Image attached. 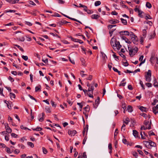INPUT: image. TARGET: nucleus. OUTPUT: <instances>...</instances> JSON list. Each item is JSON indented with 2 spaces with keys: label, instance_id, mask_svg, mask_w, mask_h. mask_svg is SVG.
Returning a JSON list of instances; mask_svg holds the SVG:
<instances>
[{
  "label": "nucleus",
  "instance_id": "f257e3e1",
  "mask_svg": "<svg viewBox=\"0 0 158 158\" xmlns=\"http://www.w3.org/2000/svg\"><path fill=\"white\" fill-rule=\"evenodd\" d=\"M130 36L133 43L135 45H137L139 43V41L137 36L135 35L133 32H131Z\"/></svg>",
  "mask_w": 158,
  "mask_h": 158
},
{
  "label": "nucleus",
  "instance_id": "f03ea898",
  "mask_svg": "<svg viewBox=\"0 0 158 158\" xmlns=\"http://www.w3.org/2000/svg\"><path fill=\"white\" fill-rule=\"evenodd\" d=\"M146 80L148 82H150L151 81V72L150 70H149L147 73V75L145 76Z\"/></svg>",
  "mask_w": 158,
  "mask_h": 158
},
{
  "label": "nucleus",
  "instance_id": "7ed1b4c3",
  "mask_svg": "<svg viewBox=\"0 0 158 158\" xmlns=\"http://www.w3.org/2000/svg\"><path fill=\"white\" fill-rule=\"evenodd\" d=\"M129 46L130 45L128 46V49L129 51V55L131 56H133L135 55V53H134L133 48L129 47Z\"/></svg>",
  "mask_w": 158,
  "mask_h": 158
},
{
  "label": "nucleus",
  "instance_id": "20e7f679",
  "mask_svg": "<svg viewBox=\"0 0 158 158\" xmlns=\"http://www.w3.org/2000/svg\"><path fill=\"white\" fill-rule=\"evenodd\" d=\"M156 60V57H155V55L154 53L151 54V57L150 59V61L152 64H154V61Z\"/></svg>",
  "mask_w": 158,
  "mask_h": 158
},
{
  "label": "nucleus",
  "instance_id": "39448f33",
  "mask_svg": "<svg viewBox=\"0 0 158 158\" xmlns=\"http://www.w3.org/2000/svg\"><path fill=\"white\" fill-rule=\"evenodd\" d=\"M138 108L142 111L146 112L148 111V109L142 106H137Z\"/></svg>",
  "mask_w": 158,
  "mask_h": 158
},
{
  "label": "nucleus",
  "instance_id": "423d86ee",
  "mask_svg": "<svg viewBox=\"0 0 158 158\" xmlns=\"http://www.w3.org/2000/svg\"><path fill=\"white\" fill-rule=\"evenodd\" d=\"M119 34L121 35H130V33L127 31H122L119 32Z\"/></svg>",
  "mask_w": 158,
  "mask_h": 158
},
{
  "label": "nucleus",
  "instance_id": "0eeeda50",
  "mask_svg": "<svg viewBox=\"0 0 158 158\" xmlns=\"http://www.w3.org/2000/svg\"><path fill=\"white\" fill-rule=\"evenodd\" d=\"M115 44H114V47H116V48L118 49V50H119L122 47L121 45L120 44L119 42V41H117L116 40V42H115Z\"/></svg>",
  "mask_w": 158,
  "mask_h": 158
},
{
  "label": "nucleus",
  "instance_id": "6e6552de",
  "mask_svg": "<svg viewBox=\"0 0 158 158\" xmlns=\"http://www.w3.org/2000/svg\"><path fill=\"white\" fill-rule=\"evenodd\" d=\"M77 133V131L75 130H73V131H71L70 130H69L68 131V134L69 135H71V136L74 135Z\"/></svg>",
  "mask_w": 158,
  "mask_h": 158
},
{
  "label": "nucleus",
  "instance_id": "1a4fd4ad",
  "mask_svg": "<svg viewBox=\"0 0 158 158\" xmlns=\"http://www.w3.org/2000/svg\"><path fill=\"white\" fill-rule=\"evenodd\" d=\"M121 38L125 41V42L128 44L131 43V42L125 36L123 35H121Z\"/></svg>",
  "mask_w": 158,
  "mask_h": 158
},
{
  "label": "nucleus",
  "instance_id": "9d476101",
  "mask_svg": "<svg viewBox=\"0 0 158 158\" xmlns=\"http://www.w3.org/2000/svg\"><path fill=\"white\" fill-rule=\"evenodd\" d=\"M150 140H149V141H144L143 142V144L145 146L148 148L149 149L150 148Z\"/></svg>",
  "mask_w": 158,
  "mask_h": 158
},
{
  "label": "nucleus",
  "instance_id": "9b49d317",
  "mask_svg": "<svg viewBox=\"0 0 158 158\" xmlns=\"http://www.w3.org/2000/svg\"><path fill=\"white\" fill-rule=\"evenodd\" d=\"M116 40L113 38H112L111 40L110 41V44L113 47L114 49V44H115V43L116 42Z\"/></svg>",
  "mask_w": 158,
  "mask_h": 158
},
{
  "label": "nucleus",
  "instance_id": "f8f14e48",
  "mask_svg": "<svg viewBox=\"0 0 158 158\" xmlns=\"http://www.w3.org/2000/svg\"><path fill=\"white\" fill-rule=\"evenodd\" d=\"M70 23V22H67L64 20H62L61 21L59 22L58 23L59 24L60 26H61L64 24H66L67 23Z\"/></svg>",
  "mask_w": 158,
  "mask_h": 158
},
{
  "label": "nucleus",
  "instance_id": "ddd939ff",
  "mask_svg": "<svg viewBox=\"0 0 158 158\" xmlns=\"http://www.w3.org/2000/svg\"><path fill=\"white\" fill-rule=\"evenodd\" d=\"M109 22L111 24H116L118 23L119 21L117 19L110 20L109 21Z\"/></svg>",
  "mask_w": 158,
  "mask_h": 158
},
{
  "label": "nucleus",
  "instance_id": "4468645a",
  "mask_svg": "<svg viewBox=\"0 0 158 158\" xmlns=\"http://www.w3.org/2000/svg\"><path fill=\"white\" fill-rule=\"evenodd\" d=\"M133 134L135 138H138L139 137V133L135 130H133Z\"/></svg>",
  "mask_w": 158,
  "mask_h": 158
},
{
  "label": "nucleus",
  "instance_id": "2eb2a0df",
  "mask_svg": "<svg viewBox=\"0 0 158 158\" xmlns=\"http://www.w3.org/2000/svg\"><path fill=\"white\" fill-rule=\"evenodd\" d=\"M150 146L149 147V148H150L149 149H151L152 147H155L156 146V143H155L154 142H152V141L151 140H150Z\"/></svg>",
  "mask_w": 158,
  "mask_h": 158
},
{
  "label": "nucleus",
  "instance_id": "dca6fc26",
  "mask_svg": "<svg viewBox=\"0 0 158 158\" xmlns=\"http://www.w3.org/2000/svg\"><path fill=\"white\" fill-rule=\"evenodd\" d=\"M91 17L93 19H97L100 17V16L98 15H93L91 16Z\"/></svg>",
  "mask_w": 158,
  "mask_h": 158
},
{
  "label": "nucleus",
  "instance_id": "f3484780",
  "mask_svg": "<svg viewBox=\"0 0 158 158\" xmlns=\"http://www.w3.org/2000/svg\"><path fill=\"white\" fill-rule=\"evenodd\" d=\"M93 84H92V85H91L88 88V92L89 91H91L92 94H93V92L94 89V86H93Z\"/></svg>",
  "mask_w": 158,
  "mask_h": 158
},
{
  "label": "nucleus",
  "instance_id": "a211bd4d",
  "mask_svg": "<svg viewBox=\"0 0 158 158\" xmlns=\"http://www.w3.org/2000/svg\"><path fill=\"white\" fill-rule=\"evenodd\" d=\"M85 111L87 112H89L90 110V107L89 105H87L85 107L83 108Z\"/></svg>",
  "mask_w": 158,
  "mask_h": 158
},
{
  "label": "nucleus",
  "instance_id": "6ab92c4d",
  "mask_svg": "<svg viewBox=\"0 0 158 158\" xmlns=\"http://www.w3.org/2000/svg\"><path fill=\"white\" fill-rule=\"evenodd\" d=\"M127 110L128 112H131L133 111L132 107L131 106H127Z\"/></svg>",
  "mask_w": 158,
  "mask_h": 158
},
{
  "label": "nucleus",
  "instance_id": "aec40b11",
  "mask_svg": "<svg viewBox=\"0 0 158 158\" xmlns=\"http://www.w3.org/2000/svg\"><path fill=\"white\" fill-rule=\"evenodd\" d=\"M101 53L102 55V56L103 60H106L107 59V57L106 54L103 52H101Z\"/></svg>",
  "mask_w": 158,
  "mask_h": 158
},
{
  "label": "nucleus",
  "instance_id": "412c9836",
  "mask_svg": "<svg viewBox=\"0 0 158 158\" xmlns=\"http://www.w3.org/2000/svg\"><path fill=\"white\" fill-rule=\"evenodd\" d=\"M13 45L17 47L22 52H24L23 48L21 47L20 46L16 44H14Z\"/></svg>",
  "mask_w": 158,
  "mask_h": 158
},
{
  "label": "nucleus",
  "instance_id": "4be33fe9",
  "mask_svg": "<svg viewBox=\"0 0 158 158\" xmlns=\"http://www.w3.org/2000/svg\"><path fill=\"white\" fill-rule=\"evenodd\" d=\"M122 23L125 25H126L127 24V21L126 19H124L123 18L120 19Z\"/></svg>",
  "mask_w": 158,
  "mask_h": 158
},
{
  "label": "nucleus",
  "instance_id": "5701e85b",
  "mask_svg": "<svg viewBox=\"0 0 158 158\" xmlns=\"http://www.w3.org/2000/svg\"><path fill=\"white\" fill-rule=\"evenodd\" d=\"M32 129L34 131H40L42 130V128L39 127H37L36 128H32Z\"/></svg>",
  "mask_w": 158,
  "mask_h": 158
},
{
  "label": "nucleus",
  "instance_id": "b1692460",
  "mask_svg": "<svg viewBox=\"0 0 158 158\" xmlns=\"http://www.w3.org/2000/svg\"><path fill=\"white\" fill-rule=\"evenodd\" d=\"M118 131V129L117 128L115 130V131L114 134V139L115 140L116 139V136H117L118 132L117 131Z\"/></svg>",
  "mask_w": 158,
  "mask_h": 158
},
{
  "label": "nucleus",
  "instance_id": "393cba45",
  "mask_svg": "<svg viewBox=\"0 0 158 158\" xmlns=\"http://www.w3.org/2000/svg\"><path fill=\"white\" fill-rule=\"evenodd\" d=\"M146 6L147 7L150 9L152 6L151 4L149 2H147L146 3Z\"/></svg>",
  "mask_w": 158,
  "mask_h": 158
},
{
  "label": "nucleus",
  "instance_id": "a878e982",
  "mask_svg": "<svg viewBox=\"0 0 158 158\" xmlns=\"http://www.w3.org/2000/svg\"><path fill=\"white\" fill-rule=\"evenodd\" d=\"M45 110L47 113H50L51 112L50 108L47 106L45 107Z\"/></svg>",
  "mask_w": 158,
  "mask_h": 158
},
{
  "label": "nucleus",
  "instance_id": "bb28decb",
  "mask_svg": "<svg viewBox=\"0 0 158 158\" xmlns=\"http://www.w3.org/2000/svg\"><path fill=\"white\" fill-rule=\"evenodd\" d=\"M100 98L99 97H98L97 98V99L95 101V105H98L99 104V101H100Z\"/></svg>",
  "mask_w": 158,
  "mask_h": 158
},
{
  "label": "nucleus",
  "instance_id": "cd10ccee",
  "mask_svg": "<svg viewBox=\"0 0 158 158\" xmlns=\"http://www.w3.org/2000/svg\"><path fill=\"white\" fill-rule=\"evenodd\" d=\"M101 4V2L100 1H96L94 3V5L95 6H97L99 5H100Z\"/></svg>",
  "mask_w": 158,
  "mask_h": 158
},
{
  "label": "nucleus",
  "instance_id": "c85d7f7f",
  "mask_svg": "<svg viewBox=\"0 0 158 158\" xmlns=\"http://www.w3.org/2000/svg\"><path fill=\"white\" fill-rule=\"evenodd\" d=\"M84 103V102H82L81 103H79V102L77 103V105H78L79 106L80 108L81 109L80 110L81 111V109L82 108L83 106V105H82L81 104Z\"/></svg>",
  "mask_w": 158,
  "mask_h": 158
},
{
  "label": "nucleus",
  "instance_id": "c756f323",
  "mask_svg": "<svg viewBox=\"0 0 158 158\" xmlns=\"http://www.w3.org/2000/svg\"><path fill=\"white\" fill-rule=\"evenodd\" d=\"M27 144L29 146L32 148L34 147V144L32 142H28L27 143Z\"/></svg>",
  "mask_w": 158,
  "mask_h": 158
},
{
  "label": "nucleus",
  "instance_id": "7c9ffc66",
  "mask_svg": "<svg viewBox=\"0 0 158 158\" xmlns=\"http://www.w3.org/2000/svg\"><path fill=\"white\" fill-rule=\"evenodd\" d=\"M137 151L139 153V154L143 156H144L145 155H144L143 152L140 150L138 149L137 150Z\"/></svg>",
  "mask_w": 158,
  "mask_h": 158
},
{
  "label": "nucleus",
  "instance_id": "2f4dec72",
  "mask_svg": "<svg viewBox=\"0 0 158 158\" xmlns=\"http://www.w3.org/2000/svg\"><path fill=\"white\" fill-rule=\"evenodd\" d=\"M15 10H5L4 11V13H7V12H9L15 13Z\"/></svg>",
  "mask_w": 158,
  "mask_h": 158
},
{
  "label": "nucleus",
  "instance_id": "473e14b6",
  "mask_svg": "<svg viewBox=\"0 0 158 158\" xmlns=\"http://www.w3.org/2000/svg\"><path fill=\"white\" fill-rule=\"evenodd\" d=\"M152 111L153 113L156 114L158 113V111L157 109H156L153 108H152Z\"/></svg>",
  "mask_w": 158,
  "mask_h": 158
},
{
  "label": "nucleus",
  "instance_id": "72a5a7b5",
  "mask_svg": "<svg viewBox=\"0 0 158 158\" xmlns=\"http://www.w3.org/2000/svg\"><path fill=\"white\" fill-rule=\"evenodd\" d=\"M125 122L124 121V123L126 124L127 125L128 124L129 122H130L129 119L128 117H127L125 119Z\"/></svg>",
  "mask_w": 158,
  "mask_h": 158
},
{
  "label": "nucleus",
  "instance_id": "f704fd0d",
  "mask_svg": "<svg viewBox=\"0 0 158 158\" xmlns=\"http://www.w3.org/2000/svg\"><path fill=\"white\" fill-rule=\"evenodd\" d=\"M44 154H46L48 152V151L47 149L44 147H43L42 148Z\"/></svg>",
  "mask_w": 158,
  "mask_h": 158
},
{
  "label": "nucleus",
  "instance_id": "c9c22d12",
  "mask_svg": "<svg viewBox=\"0 0 158 158\" xmlns=\"http://www.w3.org/2000/svg\"><path fill=\"white\" fill-rule=\"evenodd\" d=\"M80 60L82 63L83 65H84L85 63V59L84 58H80Z\"/></svg>",
  "mask_w": 158,
  "mask_h": 158
},
{
  "label": "nucleus",
  "instance_id": "e433bc0d",
  "mask_svg": "<svg viewBox=\"0 0 158 158\" xmlns=\"http://www.w3.org/2000/svg\"><path fill=\"white\" fill-rule=\"evenodd\" d=\"M10 97L11 98H15V94L12 93H10Z\"/></svg>",
  "mask_w": 158,
  "mask_h": 158
},
{
  "label": "nucleus",
  "instance_id": "4c0bfd02",
  "mask_svg": "<svg viewBox=\"0 0 158 158\" xmlns=\"http://www.w3.org/2000/svg\"><path fill=\"white\" fill-rule=\"evenodd\" d=\"M22 58L24 59L25 60L27 61L28 59V57L27 56L23 55L22 56Z\"/></svg>",
  "mask_w": 158,
  "mask_h": 158
},
{
  "label": "nucleus",
  "instance_id": "58836bf2",
  "mask_svg": "<svg viewBox=\"0 0 158 158\" xmlns=\"http://www.w3.org/2000/svg\"><path fill=\"white\" fill-rule=\"evenodd\" d=\"M140 115L143 116V117L145 118H146L148 117L147 115L145 113H141L140 114Z\"/></svg>",
  "mask_w": 158,
  "mask_h": 158
},
{
  "label": "nucleus",
  "instance_id": "ea45409f",
  "mask_svg": "<svg viewBox=\"0 0 158 158\" xmlns=\"http://www.w3.org/2000/svg\"><path fill=\"white\" fill-rule=\"evenodd\" d=\"M85 95H88L89 97L93 98L94 97V96L93 95V94H90L89 93H89L87 92H86V93L85 94Z\"/></svg>",
  "mask_w": 158,
  "mask_h": 158
},
{
  "label": "nucleus",
  "instance_id": "a19ab883",
  "mask_svg": "<svg viewBox=\"0 0 158 158\" xmlns=\"http://www.w3.org/2000/svg\"><path fill=\"white\" fill-rule=\"evenodd\" d=\"M6 132H8V133H11L12 132V130L10 128V127L7 128L6 129Z\"/></svg>",
  "mask_w": 158,
  "mask_h": 158
},
{
  "label": "nucleus",
  "instance_id": "79ce46f5",
  "mask_svg": "<svg viewBox=\"0 0 158 158\" xmlns=\"http://www.w3.org/2000/svg\"><path fill=\"white\" fill-rule=\"evenodd\" d=\"M156 35V33L155 32H154L153 34L152 35H151L150 36V37L149 38V39L150 40L152 38H154V37H155V35Z\"/></svg>",
  "mask_w": 158,
  "mask_h": 158
},
{
  "label": "nucleus",
  "instance_id": "37998d69",
  "mask_svg": "<svg viewBox=\"0 0 158 158\" xmlns=\"http://www.w3.org/2000/svg\"><path fill=\"white\" fill-rule=\"evenodd\" d=\"M139 84L140 85H141V86L142 87V89L143 90L145 88H144V86L143 85L142 81L141 80H140Z\"/></svg>",
  "mask_w": 158,
  "mask_h": 158
},
{
  "label": "nucleus",
  "instance_id": "c03bdc74",
  "mask_svg": "<svg viewBox=\"0 0 158 158\" xmlns=\"http://www.w3.org/2000/svg\"><path fill=\"white\" fill-rule=\"evenodd\" d=\"M6 152L8 153H11L12 152H11V150L8 147L6 148Z\"/></svg>",
  "mask_w": 158,
  "mask_h": 158
},
{
  "label": "nucleus",
  "instance_id": "a18cd8bd",
  "mask_svg": "<svg viewBox=\"0 0 158 158\" xmlns=\"http://www.w3.org/2000/svg\"><path fill=\"white\" fill-rule=\"evenodd\" d=\"M18 147H20L21 148L23 149L25 148V146L23 144H19L18 145Z\"/></svg>",
  "mask_w": 158,
  "mask_h": 158
},
{
  "label": "nucleus",
  "instance_id": "49530a36",
  "mask_svg": "<svg viewBox=\"0 0 158 158\" xmlns=\"http://www.w3.org/2000/svg\"><path fill=\"white\" fill-rule=\"evenodd\" d=\"M116 25H109L108 26V28L109 29H111L113 27H115Z\"/></svg>",
  "mask_w": 158,
  "mask_h": 158
},
{
  "label": "nucleus",
  "instance_id": "de8ad7c7",
  "mask_svg": "<svg viewBox=\"0 0 158 158\" xmlns=\"http://www.w3.org/2000/svg\"><path fill=\"white\" fill-rule=\"evenodd\" d=\"M158 102V100L156 99H154L153 101V102L152 103V105H156V103Z\"/></svg>",
  "mask_w": 158,
  "mask_h": 158
},
{
  "label": "nucleus",
  "instance_id": "09e8293b",
  "mask_svg": "<svg viewBox=\"0 0 158 158\" xmlns=\"http://www.w3.org/2000/svg\"><path fill=\"white\" fill-rule=\"evenodd\" d=\"M52 16L53 17H60L61 16L60 15L57 13H55L54 15H52Z\"/></svg>",
  "mask_w": 158,
  "mask_h": 158
},
{
  "label": "nucleus",
  "instance_id": "8fccbe9b",
  "mask_svg": "<svg viewBox=\"0 0 158 158\" xmlns=\"http://www.w3.org/2000/svg\"><path fill=\"white\" fill-rule=\"evenodd\" d=\"M17 39L19 41H22V42H23L25 40L24 37H22L21 38H17Z\"/></svg>",
  "mask_w": 158,
  "mask_h": 158
},
{
  "label": "nucleus",
  "instance_id": "3c124183",
  "mask_svg": "<svg viewBox=\"0 0 158 158\" xmlns=\"http://www.w3.org/2000/svg\"><path fill=\"white\" fill-rule=\"evenodd\" d=\"M143 35L144 37H145L146 35L147 31L146 30L143 29Z\"/></svg>",
  "mask_w": 158,
  "mask_h": 158
},
{
  "label": "nucleus",
  "instance_id": "603ef678",
  "mask_svg": "<svg viewBox=\"0 0 158 158\" xmlns=\"http://www.w3.org/2000/svg\"><path fill=\"white\" fill-rule=\"evenodd\" d=\"M145 19L146 20H148V19H151L152 18L150 15H148L145 17Z\"/></svg>",
  "mask_w": 158,
  "mask_h": 158
},
{
  "label": "nucleus",
  "instance_id": "864d4df0",
  "mask_svg": "<svg viewBox=\"0 0 158 158\" xmlns=\"http://www.w3.org/2000/svg\"><path fill=\"white\" fill-rule=\"evenodd\" d=\"M138 13H139V17H140L141 18H143V16H142L141 15V14H142L143 13V12L141 11L140 10H139V11L138 12Z\"/></svg>",
  "mask_w": 158,
  "mask_h": 158
},
{
  "label": "nucleus",
  "instance_id": "5fc2aeb1",
  "mask_svg": "<svg viewBox=\"0 0 158 158\" xmlns=\"http://www.w3.org/2000/svg\"><path fill=\"white\" fill-rule=\"evenodd\" d=\"M153 85L155 87H158V82H157L156 80H155V82L153 84Z\"/></svg>",
  "mask_w": 158,
  "mask_h": 158
},
{
  "label": "nucleus",
  "instance_id": "6e6d98bb",
  "mask_svg": "<svg viewBox=\"0 0 158 158\" xmlns=\"http://www.w3.org/2000/svg\"><path fill=\"white\" fill-rule=\"evenodd\" d=\"M145 85L148 87H152V84L150 83H145Z\"/></svg>",
  "mask_w": 158,
  "mask_h": 158
},
{
  "label": "nucleus",
  "instance_id": "4d7b16f0",
  "mask_svg": "<svg viewBox=\"0 0 158 158\" xmlns=\"http://www.w3.org/2000/svg\"><path fill=\"white\" fill-rule=\"evenodd\" d=\"M133 51L135 53H136L138 51V48L136 47H135L134 48H133Z\"/></svg>",
  "mask_w": 158,
  "mask_h": 158
},
{
  "label": "nucleus",
  "instance_id": "13d9d810",
  "mask_svg": "<svg viewBox=\"0 0 158 158\" xmlns=\"http://www.w3.org/2000/svg\"><path fill=\"white\" fill-rule=\"evenodd\" d=\"M0 147L1 148H4L6 147V145L4 143H0Z\"/></svg>",
  "mask_w": 158,
  "mask_h": 158
},
{
  "label": "nucleus",
  "instance_id": "bf43d9fd",
  "mask_svg": "<svg viewBox=\"0 0 158 158\" xmlns=\"http://www.w3.org/2000/svg\"><path fill=\"white\" fill-rule=\"evenodd\" d=\"M25 24H26L29 26H30L32 25V24L31 23L29 22L25 21Z\"/></svg>",
  "mask_w": 158,
  "mask_h": 158
},
{
  "label": "nucleus",
  "instance_id": "052dcab7",
  "mask_svg": "<svg viewBox=\"0 0 158 158\" xmlns=\"http://www.w3.org/2000/svg\"><path fill=\"white\" fill-rule=\"evenodd\" d=\"M57 1L58 3L59 4H64V1L62 0H56Z\"/></svg>",
  "mask_w": 158,
  "mask_h": 158
},
{
  "label": "nucleus",
  "instance_id": "680f3d73",
  "mask_svg": "<svg viewBox=\"0 0 158 158\" xmlns=\"http://www.w3.org/2000/svg\"><path fill=\"white\" fill-rule=\"evenodd\" d=\"M81 158H87V156L85 152H84L83 153L82 156Z\"/></svg>",
  "mask_w": 158,
  "mask_h": 158
},
{
  "label": "nucleus",
  "instance_id": "e2e57ef3",
  "mask_svg": "<svg viewBox=\"0 0 158 158\" xmlns=\"http://www.w3.org/2000/svg\"><path fill=\"white\" fill-rule=\"evenodd\" d=\"M61 41L62 42H63L64 44H69V42L65 40H63Z\"/></svg>",
  "mask_w": 158,
  "mask_h": 158
},
{
  "label": "nucleus",
  "instance_id": "0e129e2a",
  "mask_svg": "<svg viewBox=\"0 0 158 158\" xmlns=\"http://www.w3.org/2000/svg\"><path fill=\"white\" fill-rule=\"evenodd\" d=\"M144 40V38L143 37H141L140 38V39L139 40V41L141 44H142V43L143 42Z\"/></svg>",
  "mask_w": 158,
  "mask_h": 158
},
{
  "label": "nucleus",
  "instance_id": "69168bd1",
  "mask_svg": "<svg viewBox=\"0 0 158 158\" xmlns=\"http://www.w3.org/2000/svg\"><path fill=\"white\" fill-rule=\"evenodd\" d=\"M51 102L52 106L53 107H55L56 106V104H55V102L52 101H51Z\"/></svg>",
  "mask_w": 158,
  "mask_h": 158
},
{
  "label": "nucleus",
  "instance_id": "338daca9",
  "mask_svg": "<svg viewBox=\"0 0 158 158\" xmlns=\"http://www.w3.org/2000/svg\"><path fill=\"white\" fill-rule=\"evenodd\" d=\"M86 12L88 14H91L93 12V11L92 10H87Z\"/></svg>",
  "mask_w": 158,
  "mask_h": 158
},
{
  "label": "nucleus",
  "instance_id": "774afa93",
  "mask_svg": "<svg viewBox=\"0 0 158 158\" xmlns=\"http://www.w3.org/2000/svg\"><path fill=\"white\" fill-rule=\"evenodd\" d=\"M8 79L11 82H13L14 81V79L12 78L11 76H9L8 77Z\"/></svg>",
  "mask_w": 158,
  "mask_h": 158
}]
</instances>
